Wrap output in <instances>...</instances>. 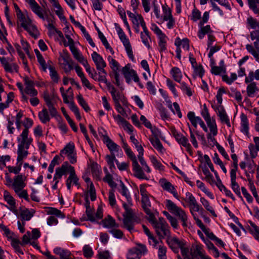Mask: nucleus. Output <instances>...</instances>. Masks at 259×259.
Instances as JSON below:
<instances>
[{"label":"nucleus","instance_id":"1","mask_svg":"<svg viewBox=\"0 0 259 259\" xmlns=\"http://www.w3.org/2000/svg\"><path fill=\"white\" fill-rule=\"evenodd\" d=\"M169 247L175 253H179V249L182 255H178V259H196L191 255V251L184 240H180L176 237H173L167 240Z\"/></svg>","mask_w":259,"mask_h":259},{"label":"nucleus","instance_id":"2","mask_svg":"<svg viewBox=\"0 0 259 259\" xmlns=\"http://www.w3.org/2000/svg\"><path fill=\"white\" fill-rule=\"evenodd\" d=\"M158 214H154L148 218L149 223L152 225L155 231L160 239L164 238L165 237L170 236L169 227L164 218L159 217L157 220L156 217Z\"/></svg>","mask_w":259,"mask_h":259},{"label":"nucleus","instance_id":"3","mask_svg":"<svg viewBox=\"0 0 259 259\" xmlns=\"http://www.w3.org/2000/svg\"><path fill=\"white\" fill-rule=\"evenodd\" d=\"M28 134L29 130L24 129L20 136L17 137V155H19V159L22 157H27L28 154V150L33 141V139Z\"/></svg>","mask_w":259,"mask_h":259},{"label":"nucleus","instance_id":"4","mask_svg":"<svg viewBox=\"0 0 259 259\" xmlns=\"http://www.w3.org/2000/svg\"><path fill=\"white\" fill-rule=\"evenodd\" d=\"M165 205L170 212L178 217L182 223V226L183 228H186L190 227L191 222L188 214L184 210L177 206V205L170 200H166Z\"/></svg>","mask_w":259,"mask_h":259},{"label":"nucleus","instance_id":"5","mask_svg":"<svg viewBox=\"0 0 259 259\" xmlns=\"http://www.w3.org/2000/svg\"><path fill=\"white\" fill-rule=\"evenodd\" d=\"M17 17L21 26L26 30L32 37L34 38H37L38 37L39 32L37 28L28 16L26 11L23 12Z\"/></svg>","mask_w":259,"mask_h":259},{"label":"nucleus","instance_id":"6","mask_svg":"<svg viewBox=\"0 0 259 259\" xmlns=\"http://www.w3.org/2000/svg\"><path fill=\"white\" fill-rule=\"evenodd\" d=\"M125 152L132 161L133 170L134 176L139 179L148 180L145 173L143 172L141 166L139 164L135 154L133 152L131 148L127 149Z\"/></svg>","mask_w":259,"mask_h":259},{"label":"nucleus","instance_id":"7","mask_svg":"<svg viewBox=\"0 0 259 259\" xmlns=\"http://www.w3.org/2000/svg\"><path fill=\"white\" fill-rule=\"evenodd\" d=\"M123 207L125 209V214H123V226L131 233L134 231V222L136 221L137 217L131 207L125 204H123Z\"/></svg>","mask_w":259,"mask_h":259},{"label":"nucleus","instance_id":"8","mask_svg":"<svg viewBox=\"0 0 259 259\" xmlns=\"http://www.w3.org/2000/svg\"><path fill=\"white\" fill-rule=\"evenodd\" d=\"M250 38L251 40H255L253 42L254 47L250 44L246 45L247 51L251 54L255 60L259 62V31L254 30L250 32Z\"/></svg>","mask_w":259,"mask_h":259},{"label":"nucleus","instance_id":"9","mask_svg":"<svg viewBox=\"0 0 259 259\" xmlns=\"http://www.w3.org/2000/svg\"><path fill=\"white\" fill-rule=\"evenodd\" d=\"M147 252V249L146 246L140 244L130 249L126 256L127 259H140L141 256Z\"/></svg>","mask_w":259,"mask_h":259},{"label":"nucleus","instance_id":"10","mask_svg":"<svg viewBox=\"0 0 259 259\" xmlns=\"http://www.w3.org/2000/svg\"><path fill=\"white\" fill-rule=\"evenodd\" d=\"M111 95L114 103L121 102L123 106L127 107L128 103L123 94L115 89L113 85L110 86L108 89Z\"/></svg>","mask_w":259,"mask_h":259},{"label":"nucleus","instance_id":"11","mask_svg":"<svg viewBox=\"0 0 259 259\" xmlns=\"http://www.w3.org/2000/svg\"><path fill=\"white\" fill-rule=\"evenodd\" d=\"M60 56L62 58L63 67L65 73L69 72L73 68L74 62L71 59L69 53L66 50H63L60 53Z\"/></svg>","mask_w":259,"mask_h":259},{"label":"nucleus","instance_id":"12","mask_svg":"<svg viewBox=\"0 0 259 259\" xmlns=\"http://www.w3.org/2000/svg\"><path fill=\"white\" fill-rule=\"evenodd\" d=\"M173 135L178 142V143L182 145L186 148L187 152L191 155H193V150L191 144L189 143L188 139L181 133L175 131L173 132Z\"/></svg>","mask_w":259,"mask_h":259},{"label":"nucleus","instance_id":"13","mask_svg":"<svg viewBox=\"0 0 259 259\" xmlns=\"http://www.w3.org/2000/svg\"><path fill=\"white\" fill-rule=\"evenodd\" d=\"M122 72L127 83H130L132 79L136 82L139 81V78L136 71L131 68L130 64H127L122 68Z\"/></svg>","mask_w":259,"mask_h":259},{"label":"nucleus","instance_id":"14","mask_svg":"<svg viewBox=\"0 0 259 259\" xmlns=\"http://www.w3.org/2000/svg\"><path fill=\"white\" fill-rule=\"evenodd\" d=\"M212 108L215 110L219 117L222 123H225L228 127L231 126L230 119L222 105H212Z\"/></svg>","mask_w":259,"mask_h":259},{"label":"nucleus","instance_id":"15","mask_svg":"<svg viewBox=\"0 0 259 259\" xmlns=\"http://www.w3.org/2000/svg\"><path fill=\"white\" fill-rule=\"evenodd\" d=\"M91 56L97 70L100 71V73H105L104 68L106 66V63L103 57L96 52H94Z\"/></svg>","mask_w":259,"mask_h":259},{"label":"nucleus","instance_id":"16","mask_svg":"<svg viewBox=\"0 0 259 259\" xmlns=\"http://www.w3.org/2000/svg\"><path fill=\"white\" fill-rule=\"evenodd\" d=\"M126 13L128 16L131 18L134 26L141 25L143 30H147L146 24L141 15L137 13H133L129 11H127Z\"/></svg>","mask_w":259,"mask_h":259},{"label":"nucleus","instance_id":"17","mask_svg":"<svg viewBox=\"0 0 259 259\" xmlns=\"http://www.w3.org/2000/svg\"><path fill=\"white\" fill-rule=\"evenodd\" d=\"M25 180L22 175H18L14 178L12 187L15 193H18L26 186Z\"/></svg>","mask_w":259,"mask_h":259},{"label":"nucleus","instance_id":"18","mask_svg":"<svg viewBox=\"0 0 259 259\" xmlns=\"http://www.w3.org/2000/svg\"><path fill=\"white\" fill-rule=\"evenodd\" d=\"M142 207L145 213L148 215V218L152 216L154 214H158V212L154 209L151 208V202L148 196L142 197Z\"/></svg>","mask_w":259,"mask_h":259},{"label":"nucleus","instance_id":"19","mask_svg":"<svg viewBox=\"0 0 259 259\" xmlns=\"http://www.w3.org/2000/svg\"><path fill=\"white\" fill-rule=\"evenodd\" d=\"M69 176L66 180V183L67 189L70 190L71 189L72 184L75 186H78L79 185V179L75 174L74 168L71 165L69 167Z\"/></svg>","mask_w":259,"mask_h":259},{"label":"nucleus","instance_id":"20","mask_svg":"<svg viewBox=\"0 0 259 259\" xmlns=\"http://www.w3.org/2000/svg\"><path fill=\"white\" fill-rule=\"evenodd\" d=\"M25 88L24 92L26 94L31 97H35L37 95V91L34 89V82L28 77L24 79Z\"/></svg>","mask_w":259,"mask_h":259},{"label":"nucleus","instance_id":"21","mask_svg":"<svg viewBox=\"0 0 259 259\" xmlns=\"http://www.w3.org/2000/svg\"><path fill=\"white\" fill-rule=\"evenodd\" d=\"M118 36L125 48L128 57L133 61H135V57L133 55L132 48L130 44V41L127 38L126 35L124 33L122 34L119 35Z\"/></svg>","mask_w":259,"mask_h":259},{"label":"nucleus","instance_id":"22","mask_svg":"<svg viewBox=\"0 0 259 259\" xmlns=\"http://www.w3.org/2000/svg\"><path fill=\"white\" fill-rule=\"evenodd\" d=\"M118 36L125 48L128 57L133 61H135V57L133 55L132 48L130 44V41L127 38L126 35L124 33L122 34L119 35Z\"/></svg>","mask_w":259,"mask_h":259},{"label":"nucleus","instance_id":"23","mask_svg":"<svg viewBox=\"0 0 259 259\" xmlns=\"http://www.w3.org/2000/svg\"><path fill=\"white\" fill-rule=\"evenodd\" d=\"M44 99L48 108V110L50 112L51 116L52 117L56 116L58 112L54 107V102L53 101V98L48 94H45L44 96Z\"/></svg>","mask_w":259,"mask_h":259},{"label":"nucleus","instance_id":"24","mask_svg":"<svg viewBox=\"0 0 259 259\" xmlns=\"http://www.w3.org/2000/svg\"><path fill=\"white\" fill-rule=\"evenodd\" d=\"M113 116L114 120L117 122V123L119 125L122 126L125 130H126L130 133H131L133 132V126L125 119L122 117L121 115L119 114H113Z\"/></svg>","mask_w":259,"mask_h":259},{"label":"nucleus","instance_id":"25","mask_svg":"<svg viewBox=\"0 0 259 259\" xmlns=\"http://www.w3.org/2000/svg\"><path fill=\"white\" fill-rule=\"evenodd\" d=\"M103 141L111 153L114 154L115 152L118 153L119 151H121L120 146L111 140L108 136H104Z\"/></svg>","mask_w":259,"mask_h":259},{"label":"nucleus","instance_id":"26","mask_svg":"<svg viewBox=\"0 0 259 259\" xmlns=\"http://www.w3.org/2000/svg\"><path fill=\"white\" fill-rule=\"evenodd\" d=\"M71 166L67 162H64L61 167L56 169L53 180H59L67 171H69V167Z\"/></svg>","mask_w":259,"mask_h":259},{"label":"nucleus","instance_id":"27","mask_svg":"<svg viewBox=\"0 0 259 259\" xmlns=\"http://www.w3.org/2000/svg\"><path fill=\"white\" fill-rule=\"evenodd\" d=\"M120 187L121 189H119V192L121 194L122 196L125 197L127 201V203L123 202L122 204H125V205H127L128 207H131V206L133 205L132 198L131 197L128 190L122 181H120Z\"/></svg>","mask_w":259,"mask_h":259},{"label":"nucleus","instance_id":"28","mask_svg":"<svg viewBox=\"0 0 259 259\" xmlns=\"http://www.w3.org/2000/svg\"><path fill=\"white\" fill-rule=\"evenodd\" d=\"M28 4L32 11L38 16L40 19H44V15L41 12V8L35 1V0H28Z\"/></svg>","mask_w":259,"mask_h":259},{"label":"nucleus","instance_id":"29","mask_svg":"<svg viewBox=\"0 0 259 259\" xmlns=\"http://www.w3.org/2000/svg\"><path fill=\"white\" fill-rule=\"evenodd\" d=\"M230 177L231 186L232 189L239 197H240L242 200H243V198L241 195L239 186L238 184V183L236 182V173H230Z\"/></svg>","mask_w":259,"mask_h":259},{"label":"nucleus","instance_id":"30","mask_svg":"<svg viewBox=\"0 0 259 259\" xmlns=\"http://www.w3.org/2000/svg\"><path fill=\"white\" fill-rule=\"evenodd\" d=\"M11 244L15 250V251L19 255H23L24 252L21 247V243L20 240L15 237L10 236Z\"/></svg>","mask_w":259,"mask_h":259},{"label":"nucleus","instance_id":"31","mask_svg":"<svg viewBox=\"0 0 259 259\" xmlns=\"http://www.w3.org/2000/svg\"><path fill=\"white\" fill-rule=\"evenodd\" d=\"M19 155H17V163H16V166H7V168L8 169V170L9 172L11 173H14L15 174H18L20 172L21 169V166L22 164V161L24 159H25L26 157H21L20 159L19 158Z\"/></svg>","mask_w":259,"mask_h":259},{"label":"nucleus","instance_id":"32","mask_svg":"<svg viewBox=\"0 0 259 259\" xmlns=\"http://www.w3.org/2000/svg\"><path fill=\"white\" fill-rule=\"evenodd\" d=\"M205 254V252L201 245L197 244L192 246L191 249V255L195 258L197 256H199L201 258Z\"/></svg>","mask_w":259,"mask_h":259},{"label":"nucleus","instance_id":"33","mask_svg":"<svg viewBox=\"0 0 259 259\" xmlns=\"http://www.w3.org/2000/svg\"><path fill=\"white\" fill-rule=\"evenodd\" d=\"M241 118V131L242 133L247 136L249 134L248 121L247 116L244 114H242Z\"/></svg>","mask_w":259,"mask_h":259},{"label":"nucleus","instance_id":"34","mask_svg":"<svg viewBox=\"0 0 259 259\" xmlns=\"http://www.w3.org/2000/svg\"><path fill=\"white\" fill-rule=\"evenodd\" d=\"M103 227L107 228H113L118 227V225L115 222V220L108 215L102 221Z\"/></svg>","mask_w":259,"mask_h":259},{"label":"nucleus","instance_id":"35","mask_svg":"<svg viewBox=\"0 0 259 259\" xmlns=\"http://www.w3.org/2000/svg\"><path fill=\"white\" fill-rule=\"evenodd\" d=\"M50 115L51 114H49L48 110L46 108H44L38 114L40 121L44 124H46L50 121L51 119Z\"/></svg>","mask_w":259,"mask_h":259},{"label":"nucleus","instance_id":"36","mask_svg":"<svg viewBox=\"0 0 259 259\" xmlns=\"http://www.w3.org/2000/svg\"><path fill=\"white\" fill-rule=\"evenodd\" d=\"M170 73L176 81L181 83L183 75L180 68L177 67H172L170 71Z\"/></svg>","mask_w":259,"mask_h":259},{"label":"nucleus","instance_id":"37","mask_svg":"<svg viewBox=\"0 0 259 259\" xmlns=\"http://www.w3.org/2000/svg\"><path fill=\"white\" fill-rule=\"evenodd\" d=\"M142 227L145 234L148 236L149 242L153 247H156L157 244L158 243V240L151 234L148 228L145 225H143Z\"/></svg>","mask_w":259,"mask_h":259},{"label":"nucleus","instance_id":"38","mask_svg":"<svg viewBox=\"0 0 259 259\" xmlns=\"http://www.w3.org/2000/svg\"><path fill=\"white\" fill-rule=\"evenodd\" d=\"M157 246L155 248H158V256L159 259H166V247L162 244L161 241H158Z\"/></svg>","mask_w":259,"mask_h":259},{"label":"nucleus","instance_id":"39","mask_svg":"<svg viewBox=\"0 0 259 259\" xmlns=\"http://www.w3.org/2000/svg\"><path fill=\"white\" fill-rule=\"evenodd\" d=\"M187 117L192 124L196 128L197 124H200L203 120L199 116H196L194 112L190 111L188 113Z\"/></svg>","mask_w":259,"mask_h":259},{"label":"nucleus","instance_id":"40","mask_svg":"<svg viewBox=\"0 0 259 259\" xmlns=\"http://www.w3.org/2000/svg\"><path fill=\"white\" fill-rule=\"evenodd\" d=\"M200 29L198 32V36L200 39H202L205 34L208 36L212 34V30H211L210 26L207 25L205 26H199Z\"/></svg>","mask_w":259,"mask_h":259},{"label":"nucleus","instance_id":"41","mask_svg":"<svg viewBox=\"0 0 259 259\" xmlns=\"http://www.w3.org/2000/svg\"><path fill=\"white\" fill-rule=\"evenodd\" d=\"M254 79L259 80V69H256L254 72L253 71H249L248 76L245 77V82L248 83L252 81Z\"/></svg>","mask_w":259,"mask_h":259},{"label":"nucleus","instance_id":"42","mask_svg":"<svg viewBox=\"0 0 259 259\" xmlns=\"http://www.w3.org/2000/svg\"><path fill=\"white\" fill-rule=\"evenodd\" d=\"M75 146L73 143H69L61 151L60 154L69 155L75 153Z\"/></svg>","mask_w":259,"mask_h":259},{"label":"nucleus","instance_id":"43","mask_svg":"<svg viewBox=\"0 0 259 259\" xmlns=\"http://www.w3.org/2000/svg\"><path fill=\"white\" fill-rule=\"evenodd\" d=\"M158 50L161 53L166 50V45L168 37L165 35L158 38Z\"/></svg>","mask_w":259,"mask_h":259},{"label":"nucleus","instance_id":"44","mask_svg":"<svg viewBox=\"0 0 259 259\" xmlns=\"http://www.w3.org/2000/svg\"><path fill=\"white\" fill-rule=\"evenodd\" d=\"M70 50L74 58L81 64H82L87 60V59L84 58V57L82 56V54L77 49V48H73Z\"/></svg>","mask_w":259,"mask_h":259},{"label":"nucleus","instance_id":"45","mask_svg":"<svg viewBox=\"0 0 259 259\" xmlns=\"http://www.w3.org/2000/svg\"><path fill=\"white\" fill-rule=\"evenodd\" d=\"M159 183L164 190L169 192H170L175 188L174 186L165 178L160 179L159 181Z\"/></svg>","mask_w":259,"mask_h":259},{"label":"nucleus","instance_id":"46","mask_svg":"<svg viewBox=\"0 0 259 259\" xmlns=\"http://www.w3.org/2000/svg\"><path fill=\"white\" fill-rule=\"evenodd\" d=\"M149 140L153 146L159 152L163 153L164 148L158 138H151Z\"/></svg>","mask_w":259,"mask_h":259},{"label":"nucleus","instance_id":"47","mask_svg":"<svg viewBox=\"0 0 259 259\" xmlns=\"http://www.w3.org/2000/svg\"><path fill=\"white\" fill-rule=\"evenodd\" d=\"M50 76L52 80L55 83H58L60 80V76L54 67L49 66Z\"/></svg>","mask_w":259,"mask_h":259},{"label":"nucleus","instance_id":"48","mask_svg":"<svg viewBox=\"0 0 259 259\" xmlns=\"http://www.w3.org/2000/svg\"><path fill=\"white\" fill-rule=\"evenodd\" d=\"M200 202L202 204L204 208L209 211L213 216L217 217V214L211 206H210L207 200L203 197L200 198Z\"/></svg>","mask_w":259,"mask_h":259},{"label":"nucleus","instance_id":"49","mask_svg":"<svg viewBox=\"0 0 259 259\" xmlns=\"http://www.w3.org/2000/svg\"><path fill=\"white\" fill-rule=\"evenodd\" d=\"M248 223L250 226L251 227L250 231L255 238L257 241H259V227L256 226L254 223L251 221H248Z\"/></svg>","mask_w":259,"mask_h":259},{"label":"nucleus","instance_id":"50","mask_svg":"<svg viewBox=\"0 0 259 259\" xmlns=\"http://www.w3.org/2000/svg\"><path fill=\"white\" fill-rule=\"evenodd\" d=\"M247 85L246 88V92L248 96L252 97L254 96V93L257 91L256 84L255 82H251Z\"/></svg>","mask_w":259,"mask_h":259},{"label":"nucleus","instance_id":"51","mask_svg":"<svg viewBox=\"0 0 259 259\" xmlns=\"http://www.w3.org/2000/svg\"><path fill=\"white\" fill-rule=\"evenodd\" d=\"M109 65L114 72H118L119 68V64L117 61L114 59L111 56H109L107 58Z\"/></svg>","mask_w":259,"mask_h":259},{"label":"nucleus","instance_id":"52","mask_svg":"<svg viewBox=\"0 0 259 259\" xmlns=\"http://www.w3.org/2000/svg\"><path fill=\"white\" fill-rule=\"evenodd\" d=\"M47 214L50 215H54L58 218L64 219L65 215L59 209L49 207L47 210Z\"/></svg>","mask_w":259,"mask_h":259},{"label":"nucleus","instance_id":"53","mask_svg":"<svg viewBox=\"0 0 259 259\" xmlns=\"http://www.w3.org/2000/svg\"><path fill=\"white\" fill-rule=\"evenodd\" d=\"M141 38L142 42L147 48H150L149 40L150 39L149 31L147 28V30H143V32L141 33Z\"/></svg>","mask_w":259,"mask_h":259},{"label":"nucleus","instance_id":"54","mask_svg":"<svg viewBox=\"0 0 259 259\" xmlns=\"http://www.w3.org/2000/svg\"><path fill=\"white\" fill-rule=\"evenodd\" d=\"M34 211H30L28 209H24L20 212L21 218L25 221H29L33 217Z\"/></svg>","mask_w":259,"mask_h":259},{"label":"nucleus","instance_id":"55","mask_svg":"<svg viewBox=\"0 0 259 259\" xmlns=\"http://www.w3.org/2000/svg\"><path fill=\"white\" fill-rule=\"evenodd\" d=\"M237 78V75L235 73H231L230 77L227 75H223L222 76V80L226 82L228 84H232Z\"/></svg>","mask_w":259,"mask_h":259},{"label":"nucleus","instance_id":"56","mask_svg":"<svg viewBox=\"0 0 259 259\" xmlns=\"http://www.w3.org/2000/svg\"><path fill=\"white\" fill-rule=\"evenodd\" d=\"M76 99L79 104L83 108V109L86 111L88 112L90 110V108L88 106V104L84 100L82 95L80 94L76 96Z\"/></svg>","mask_w":259,"mask_h":259},{"label":"nucleus","instance_id":"57","mask_svg":"<svg viewBox=\"0 0 259 259\" xmlns=\"http://www.w3.org/2000/svg\"><path fill=\"white\" fill-rule=\"evenodd\" d=\"M162 8L163 10V17L164 21H167V20L172 18L171 10L166 5H163Z\"/></svg>","mask_w":259,"mask_h":259},{"label":"nucleus","instance_id":"58","mask_svg":"<svg viewBox=\"0 0 259 259\" xmlns=\"http://www.w3.org/2000/svg\"><path fill=\"white\" fill-rule=\"evenodd\" d=\"M106 159L110 169H112L113 168H115L114 163V162H116V160H117L115 158V156L114 153H111V154L110 155H107L106 157Z\"/></svg>","mask_w":259,"mask_h":259},{"label":"nucleus","instance_id":"59","mask_svg":"<svg viewBox=\"0 0 259 259\" xmlns=\"http://www.w3.org/2000/svg\"><path fill=\"white\" fill-rule=\"evenodd\" d=\"M189 131H190V141H191L192 144H193V146L195 148H197L198 147V145L197 140L196 139L195 134H196L197 135H199L197 133V131H195L194 130H192V128H191L190 127H189Z\"/></svg>","mask_w":259,"mask_h":259},{"label":"nucleus","instance_id":"60","mask_svg":"<svg viewBox=\"0 0 259 259\" xmlns=\"http://www.w3.org/2000/svg\"><path fill=\"white\" fill-rule=\"evenodd\" d=\"M114 193V189H111L109 191L108 194V201L112 207H114L116 205V200Z\"/></svg>","mask_w":259,"mask_h":259},{"label":"nucleus","instance_id":"61","mask_svg":"<svg viewBox=\"0 0 259 259\" xmlns=\"http://www.w3.org/2000/svg\"><path fill=\"white\" fill-rule=\"evenodd\" d=\"M98 75H99V76H98V77H97V80H98V81H100V82H102L105 83L106 84L108 89L110 87V86L112 85V84L109 82H108L107 81V79L106 78L107 72L106 71H105V73H100V71H98Z\"/></svg>","mask_w":259,"mask_h":259},{"label":"nucleus","instance_id":"62","mask_svg":"<svg viewBox=\"0 0 259 259\" xmlns=\"http://www.w3.org/2000/svg\"><path fill=\"white\" fill-rule=\"evenodd\" d=\"M248 5L250 9H251L254 14L259 15V5L257 3H254V0H247Z\"/></svg>","mask_w":259,"mask_h":259},{"label":"nucleus","instance_id":"63","mask_svg":"<svg viewBox=\"0 0 259 259\" xmlns=\"http://www.w3.org/2000/svg\"><path fill=\"white\" fill-rule=\"evenodd\" d=\"M225 66H216L211 65V72L214 75H219L222 72H226Z\"/></svg>","mask_w":259,"mask_h":259},{"label":"nucleus","instance_id":"64","mask_svg":"<svg viewBox=\"0 0 259 259\" xmlns=\"http://www.w3.org/2000/svg\"><path fill=\"white\" fill-rule=\"evenodd\" d=\"M150 159L154 167L159 170H163V166L158 161L157 158L154 156H150Z\"/></svg>","mask_w":259,"mask_h":259}]
</instances>
